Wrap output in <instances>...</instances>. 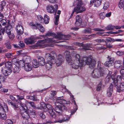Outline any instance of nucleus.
Here are the masks:
<instances>
[{
	"label": "nucleus",
	"instance_id": "1",
	"mask_svg": "<svg viewBox=\"0 0 124 124\" xmlns=\"http://www.w3.org/2000/svg\"><path fill=\"white\" fill-rule=\"evenodd\" d=\"M92 58V56L90 58L84 57L79 62L74 60V62H71L70 64L72 65V68L75 69H78L79 67H82L86 64L89 65L90 68L92 69L94 67L96 62L95 60Z\"/></svg>",
	"mask_w": 124,
	"mask_h": 124
},
{
	"label": "nucleus",
	"instance_id": "2",
	"mask_svg": "<svg viewBox=\"0 0 124 124\" xmlns=\"http://www.w3.org/2000/svg\"><path fill=\"white\" fill-rule=\"evenodd\" d=\"M57 56L55 52L53 51L50 53V54L46 53V54L45 57L47 59L46 66L47 69L49 70L52 68V64L55 63V59Z\"/></svg>",
	"mask_w": 124,
	"mask_h": 124
},
{
	"label": "nucleus",
	"instance_id": "3",
	"mask_svg": "<svg viewBox=\"0 0 124 124\" xmlns=\"http://www.w3.org/2000/svg\"><path fill=\"white\" fill-rule=\"evenodd\" d=\"M111 79L113 80V83L115 87H116L117 91L119 92L124 90V82L120 83L119 85L118 86V83L121 81L122 79L121 76L118 75L116 78H115L114 75H113L111 76Z\"/></svg>",
	"mask_w": 124,
	"mask_h": 124
},
{
	"label": "nucleus",
	"instance_id": "4",
	"mask_svg": "<svg viewBox=\"0 0 124 124\" xmlns=\"http://www.w3.org/2000/svg\"><path fill=\"white\" fill-rule=\"evenodd\" d=\"M104 71L101 65V62H98L97 67L91 73V76L93 78H98L103 76L105 74Z\"/></svg>",
	"mask_w": 124,
	"mask_h": 124
},
{
	"label": "nucleus",
	"instance_id": "5",
	"mask_svg": "<svg viewBox=\"0 0 124 124\" xmlns=\"http://www.w3.org/2000/svg\"><path fill=\"white\" fill-rule=\"evenodd\" d=\"M55 41L52 38H48L44 40H39L34 45L32 46V47L34 48H36L44 47L48 46V45H44V44L47 43L55 42Z\"/></svg>",
	"mask_w": 124,
	"mask_h": 124
},
{
	"label": "nucleus",
	"instance_id": "6",
	"mask_svg": "<svg viewBox=\"0 0 124 124\" xmlns=\"http://www.w3.org/2000/svg\"><path fill=\"white\" fill-rule=\"evenodd\" d=\"M70 103V101L67 102L65 100L63 99V97L62 96L58 97L56 99V102H55V105L56 106L55 111L56 112L59 113V114H60V113H61L62 112V110L61 105L60 104H61V103L67 104L69 103Z\"/></svg>",
	"mask_w": 124,
	"mask_h": 124
},
{
	"label": "nucleus",
	"instance_id": "7",
	"mask_svg": "<svg viewBox=\"0 0 124 124\" xmlns=\"http://www.w3.org/2000/svg\"><path fill=\"white\" fill-rule=\"evenodd\" d=\"M77 5V6L76 7L74 8L71 14L70 17L72 16L75 12L77 14L81 13L86 10V8L83 6V3L82 1H79V2L77 3L75 5Z\"/></svg>",
	"mask_w": 124,
	"mask_h": 124
},
{
	"label": "nucleus",
	"instance_id": "8",
	"mask_svg": "<svg viewBox=\"0 0 124 124\" xmlns=\"http://www.w3.org/2000/svg\"><path fill=\"white\" fill-rule=\"evenodd\" d=\"M5 67L2 70L3 74L7 76H8L11 73L12 66L11 62H7L5 63Z\"/></svg>",
	"mask_w": 124,
	"mask_h": 124
},
{
	"label": "nucleus",
	"instance_id": "9",
	"mask_svg": "<svg viewBox=\"0 0 124 124\" xmlns=\"http://www.w3.org/2000/svg\"><path fill=\"white\" fill-rule=\"evenodd\" d=\"M69 119V116L68 115H60V116L59 119L57 120L54 123L59 122L62 123L64 121H68Z\"/></svg>",
	"mask_w": 124,
	"mask_h": 124
},
{
	"label": "nucleus",
	"instance_id": "10",
	"mask_svg": "<svg viewBox=\"0 0 124 124\" xmlns=\"http://www.w3.org/2000/svg\"><path fill=\"white\" fill-rule=\"evenodd\" d=\"M46 108H47L48 111L50 115L53 118H55L56 116V115L53 112V108H52L51 105L49 104H46Z\"/></svg>",
	"mask_w": 124,
	"mask_h": 124
},
{
	"label": "nucleus",
	"instance_id": "11",
	"mask_svg": "<svg viewBox=\"0 0 124 124\" xmlns=\"http://www.w3.org/2000/svg\"><path fill=\"white\" fill-rule=\"evenodd\" d=\"M46 9L47 12L50 14H53L56 12V10L52 5H49L47 6Z\"/></svg>",
	"mask_w": 124,
	"mask_h": 124
},
{
	"label": "nucleus",
	"instance_id": "12",
	"mask_svg": "<svg viewBox=\"0 0 124 124\" xmlns=\"http://www.w3.org/2000/svg\"><path fill=\"white\" fill-rule=\"evenodd\" d=\"M63 58L62 56L60 55H59L58 58L55 61L57 66H61L63 62Z\"/></svg>",
	"mask_w": 124,
	"mask_h": 124
},
{
	"label": "nucleus",
	"instance_id": "13",
	"mask_svg": "<svg viewBox=\"0 0 124 124\" xmlns=\"http://www.w3.org/2000/svg\"><path fill=\"white\" fill-rule=\"evenodd\" d=\"M16 30L18 34L19 35L22 34L23 33V29L22 25L18 24L16 28Z\"/></svg>",
	"mask_w": 124,
	"mask_h": 124
},
{
	"label": "nucleus",
	"instance_id": "14",
	"mask_svg": "<svg viewBox=\"0 0 124 124\" xmlns=\"http://www.w3.org/2000/svg\"><path fill=\"white\" fill-rule=\"evenodd\" d=\"M23 61H20V63L26 64L31 63V59L30 57L29 56H25L23 58Z\"/></svg>",
	"mask_w": 124,
	"mask_h": 124
},
{
	"label": "nucleus",
	"instance_id": "15",
	"mask_svg": "<svg viewBox=\"0 0 124 124\" xmlns=\"http://www.w3.org/2000/svg\"><path fill=\"white\" fill-rule=\"evenodd\" d=\"M102 0H91L90 2V4L93 5L94 3L95 7H98L101 4Z\"/></svg>",
	"mask_w": 124,
	"mask_h": 124
},
{
	"label": "nucleus",
	"instance_id": "16",
	"mask_svg": "<svg viewBox=\"0 0 124 124\" xmlns=\"http://www.w3.org/2000/svg\"><path fill=\"white\" fill-rule=\"evenodd\" d=\"M57 39H58L68 40L70 36L62 34L61 33L58 32V34Z\"/></svg>",
	"mask_w": 124,
	"mask_h": 124
},
{
	"label": "nucleus",
	"instance_id": "17",
	"mask_svg": "<svg viewBox=\"0 0 124 124\" xmlns=\"http://www.w3.org/2000/svg\"><path fill=\"white\" fill-rule=\"evenodd\" d=\"M76 22L75 23V25L76 26H78L81 24L82 25V19L80 16L79 15L77 16L76 17Z\"/></svg>",
	"mask_w": 124,
	"mask_h": 124
},
{
	"label": "nucleus",
	"instance_id": "18",
	"mask_svg": "<svg viewBox=\"0 0 124 124\" xmlns=\"http://www.w3.org/2000/svg\"><path fill=\"white\" fill-rule=\"evenodd\" d=\"M57 33V34H55L54 33L48 31L46 34V35L45 36V37H47V36L49 37H53L54 38H55L56 39H57L58 37V34Z\"/></svg>",
	"mask_w": 124,
	"mask_h": 124
},
{
	"label": "nucleus",
	"instance_id": "19",
	"mask_svg": "<svg viewBox=\"0 0 124 124\" xmlns=\"http://www.w3.org/2000/svg\"><path fill=\"white\" fill-rule=\"evenodd\" d=\"M24 68L25 70L27 71H29L32 70V66L31 63L24 64Z\"/></svg>",
	"mask_w": 124,
	"mask_h": 124
},
{
	"label": "nucleus",
	"instance_id": "20",
	"mask_svg": "<svg viewBox=\"0 0 124 124\" xmlns=\"http://www.w3.org/2000/svg\"><path fill=\"white\" fill-rule=\"evenodd\" d=\"M113 85L112 84H111L109 87L108 88L107 91V94L108 97L111 96L113 90Z\"/></svg>",
	"mask_w": 124,
	"mask_h": 124
},
{
	"label": "nucleus",
	"instance_id": "21",
	"mask_svg": "<svg viewBox=\"0 0 124 124\" xmlns=\"http://www.w3.org/2000/svg\"><path fill=\"white\" fill-rule=\"evenodd\" d=\"M113 58H110L108 61H106L104 63V65L106 67H108L112 65L113 63Z\"/></svg>",
	"mask_w": 124,
	"mask_h": 124
},
{
	"label": "nucleus",
	"instance_id": "22",
	"mask_svg": "<svg viewBox=\"0 0 124 124\" xmlns=\"http://www.w3.org/2000/svg\"><path fill=\"white\" fill-rule=\"evenodd\" d=\"M112 47V46L111 45L107 44L106 46H97V49L98 50H105L107 48H110Z\"/></svg>",
	"mask_w": 124,
	"mask_h": 124
},
{
	"label": "nucleus",
	"instance_id": "23",
	"mask_svg": "<svg viewBox=\"0 0 124 124\" xmlns=\"http://www.w3.org/2000/svg\"><path fill=\"white\" fill-rule=\"evenodd\" d=\"M75 53V52L74 51H73L72 53V55L74 56L75 58V60H74V61L75 60V61L79 62H80L82 59L84 58H82L80 60H79L80 59V57L79 55L78 54H76Z\"/></svg>",
	"mask_w": 124,
	"mask_h": 124
},
{
	"label": "nucleus",
	"instance_id": "24",
	"mask_svg": "<svg viewBox=\"0 0 124 124\" xmlns=\"http://www.w3.org/2000/svg\"><path fill=\"white\" fill-rule=\"evenodd\" d=\"M38 62L39 65L40 66H44L45 63V59L42 57H40L38 58Z\"/></svg>",
	"mask_w": 124,
	"mask_h": 124
},
{
	"label": "nucleus",
	"instance_id": "25",
	"mask_svg": "<svg viewBox=\"0 0 124 124\" xmlns=\"http://www.w3.org/2000/svg\"><path fill=\"white\" fill-rule=\"evenodd\" d=\"M24 41L27 44H32L34 43L33 39L31 37L25 39Z\"/></svg>",
	"mask_w": 124,
	"mask_h": 124
},
{
	"label": "nucleus",
	"instance_id": "26",
	"mask_svg": "<svg viewBox=\"0 0 124 124\" xmlns=\"http://www.w3.org/2000/svg\"><path fill=\"white\" fill-rule=\"evenodd\" d=\"M61 13V11L59 10H58L57 12V14L58 15H56L55 16V20L54 21V23L55 25H57L58 23V22L59 21V15Z\"/></svg>",
	"mask_w": 124,
	"mask_h": 124
},
{
	"label": "nucleus",
	"instance_id": "27",
	"mask_svg": "<svg viewBox=\"0 0 124 124\" xmlns=\"http://www.w3.org/2000/svg\"><path fill=\"white\" fill-rule=\"evenodd\" d=\"M36 24L37 26V27L40 32H43L45 31L44 28L40 24L37 23Z\"/></svg>",
	"mask_w": 124,
	"mask_h": 124
},
{
	"label": "nucleus",
	"instance_id": "28",
	"mask_svg": "<svg viewBox=\"0 0 124 124\" xmlns=\"http://www.w3.org/2000/svg\"><path fill=\"white\" fill-rule=\"evenodd\" d=\"M1 111H2L0 115V118L3 119H5L6 118V117L5 109H4L3 110H2Z\"/></svg>",
	"mask_w": 124,
	"mask_h": 124
},
{
	"label": "nucleus",
	"instance_id": "29",
	"mask_svg": "<svg viewBox=\"0 0 124 124\" xmlns=\"http://www.w3.org/2000/svg\"><path fill=\"white\" fill-rule=\"evenodd\" d=\"M19 103L21 105V107L20 108V110H23L25 112L26 111L27 108L25 106V104L22 103L20 101H19Z\"/></svg>",
	"mask_w": 124,
	"mask_h": 124
},
{
	"label": "nucleus",
	"instance_id": "30",
	"mask_svg": "<svg viewBox=\"0 0 124 124\" xmlns=\"http://www.w3.org/2000/svg\"><path fill=\"white\" fill-rule=\"evenodd\" d=\"M12 31V27L11 25H9L7 27L6 29V32L8 34H10L11 33Z\"/></svg>",
	"mask_w": 124,
	"mask_h": 124
},
{
	"label": "nucleus",
	"instance_id": "31",
	"mask_svg": "<svg viewBox=\"0 0 124 124\" xmlns=\"http://www.w3.org/2000/svg\"><path fill=\"white\" fill-rule=\"evenodd\" d=\"M122 65V63L120 61H116L115 62L114 66L115 68L117 69L119 68Z\"/></svg>",
	"mask_w": 124,
	"mask_h": 124
},
{
	"label": "nucleus",
	"instance_id": "32",
	"mask_svg": "<svg viewBox=\"0 0 124 124\" xmlns=\"http://www.w3.org/2000/svg\"><path fill=\"white\" fill-rule=\"evenodd\" d=\"M118 6L120 8H123L124 11V0H120Z\"/></svg>",
	"mask_w": 124,
	"mask_h": 124
},
{
	"label": "nucleus",
	"instance_id": "33",
	"mask_svg": "<svg viewBox=\"0 0 124 124\" xmlns=\"http://www.w3.org/2000/svg\"><path fill=\"white\" fill-rule=\"evenodd\" d=\"M49 17L47 15H44V19H43L45 23L46 24H48L49 23Z\"/></svg>",
	"mask_w": 124,
	"mask_h": 124
},
{
	"label": "nucleus",
	"instance_id": "34",
	"mask_svg": "<svg viewBox=\"0 0 124 124\" xmlns=\"http://www.w3.org/2000/svg\"><path fill=\"white\" fill-rule=\"evenodd\" d=\"M32 66L34 68H36L39 66V64L38 63V62H37V61L36 60H34L32 61Z\"/></svg>",
	"mask_w": 124,
	"mask_h": 124
},
{
	"label": "nucleus",
	"instance_id": "35",
	"mask_svg": "<svg viewBox=\"0 0 124 124\" xmlns=\"http://www.w3.org/2000/svg\"><path fill=\"white\" fill-rule=\"evenodd\" d=\"M92 45L91 44H86L85 45V47H82V48H81V49H84L85 50H89V49L87 47H90V46Z\"/></svg>",
	"mask_w": 124,
	"mask_h": 124
},
{
	"label": "nucleus",
	"instance_id": "36",
	"mask_svg": "<svg viewBox=\"0 0 124 124\" xmlns=\"http://www.w3.org/2000/svg\"><path fill=\"white\" fill-rule=\"evenodd\" d=\"M5 44L6 45V47L9 49H11V46L10 45V42L9 41H7L5 42Z\"/></svg>",
	"mask_w": 124,
	"mask_h": 124
},
{
	"label": "nucleus",
	"instance_id": "37",
	"mask_svg": "<svg viewBox=\"0 0 124 124\" xmlns=\"http://www.w3.org/2000/svg\"><path fill=\"white\" fill-rule=\"evenodd\" d=\"M109 3L108 2H106L104 3L103 8L104 10L107 9L109 7Z\"/></svg>",
	"mask_w": 124,
	"mask_h": 124
},
{
	"label": "nucleus",
	"instance_id": "38",
	"mask_svg": "<svg viewBox=\"0 0 124 124\" xmlns=\"http://www.w3.org/2000/svg\"><path fill=\"white\" fill-rule=\"evenodd\" d=\"M66 58L67 61L68 63H70V62H73V61H71V57L70 55L66 56Z\"/></svg>",
	"mask_w": 124,
	"mask_h": 124
},
{
	"label": "nucleus",
	"instance_id": "39",
	"mask_svg": "<svg viewBox=\"0 0 124 124\" xmlns=\"http://www.w3.org/2000/svg\"><path fill=\"white\" fill-rule=\"evenodd\" d=\"M15 65V66L13 69V71L14 73H18L20 70L19 68L18 67H16V66L15 65Z\"/></svg>",
	"mask_w": 124,
	"mask_h": 124
},
{
	"label": "nucleus",
	"instance_id": "40",
	"mask_svg": "<svg viewBox=\"0 0 124 124\" xmlns=\"http://www.w3.org/2000/svg\"><path fill=\"white\" fill-rule=\"evenodd\" d=\"M105 14L104 12L100 13L99 15V17L101 19H103L105 17Z\"/></svg>",
	"mask_w": 124,
	"mask_h": 124
},
{
	"label": "nucleus",
	"instance_id": "41",
	"mask_svg": "<svg viewBox=\"0 0 124 124\" xmlns=\"http://www.w3.org/2000/svg\"><path fill=\"white\" fill-rule=\"evenodd\" d=\"M114 25H108L107 26V28L105 27L104 29H107L108 30H112L114 29Z\"/></svg>",
	"mask_w": 124,
	"mask_h": 124
},
{
	"label": "nucleus",
	"instance_id": "42",
	"mask_svg": "<svg viewBox=\"0 0 124 124\" xmlns=\"http://www.w3.org/2000/svg\"><path fill=\"white\" fill-rule=\"evenodd\" d=\"M120 73L121 75L122 78L124 80V69L122 68L121 70H120Z\"/></svg>",
	"mask_w": 124,
	"mask_h": 124
},
{
	"label": "nucleus",
	"instance_id": "43",
	"mask_svg": "<svg viewBox=\"0 0 124 124\" xmlns=\"http://www.w3.org/2000/svg\"><path fill=\"white\" fill-rule=\"evenodd\" d=\"M102 84V83L101 82H100L97 86L96 87V90L97 91H99L101 90Z\"/></svg>",
	"mask_w": 124,
	"mask_h": 124
},
{
	"label": "nucleus",
	"instance_id": "44",
	"mask_svg": "<svg viewBox=\"0 0 124 124\" xmlns=\"http://www.w3.org/2000/svg\"><path fill=\"white\" fill-rule=\"evenodd\" d=\"M37 17L38 20L39 21L40 23H43V19L41 16L39 15H38L37 16Z\"/></svg>",
	"mask_w": 124,
	"mask_h": 124
},
{
	"label": "nucleus",
	"instance_id": "45",
	"mask_svg": "<svg viewBox=\"0 0 124 124\" xmlns=\"http://www.w3.org/2000/svg\"><path fill=\"white\" fill-rule=\"evenodd\" d=\"M95 41L99 43H101L105 42L104 39L102 38L98 39L95 40Z\"/></svg>",
	"mask_w": 124,
	"mask_h": 124
},
{
	"label": "nucleus",
	"instance_id": "46",
	"mask_svg": "<svg viewBox=\"0 0 124 124\" xmlns=\"http://www.w3.org/2000/svg\"><path fill=\"white\" fill-rule=\"evenodd\" d=\"M91 29L89 28H88L85 29L84 30V32L86 33H91Z\"/></svg>",
	"mask_w": 124,
	"mask_h": 124
},
{
	"label": "nucleus",
	"instance_id": "47",
	"mask_svg": "<svg viewBox=\"0 0 124 124\" xmlns=\"http://www.w3.org/2000/svg\"><path fill=\"white\" fill-rule=\"evenodd\" d=\"M30 25L34 29H37V27L36 26V25L32 22H31L30 23Z\"/></svg>",
	"mask_w": 124,
	"mask_h": 124
},
{
	"label": "nucleus",
	"instance_id": "48",
	"mask_svg": "<svg viewBox=\"0 0 124 124\" xmlns=\"http://www.w3.org/2000/svg\"><path fill=\"white\" fill-rule=\"evenodd\" d=\"M123 31L122 30H118L117 31H116L115 32H108V33H111V34H117L120 33H121L123 32Z\"/></svg>",
	"mask_w": 124,
	"mask_h": 124
},
{
	"label": "nucleus",
	"instance_id": "49",
	"mask_svg": "<svg viewBox=\"0 0 124 124\" xmlns=\"http://www.w3.org/2000/svg\"><path fill=\"white\" fill-rule=\"evenodd\" d=\"M9 103L10 104V105L14 108H18V106L17 105L15 104V103L11 102H9Z\"/></svg>",
	"mask_w": 124,
	"mask_h": 124
},
{
	"label": "nucleus",
	"instance_id": "50",
	"mask_svg": "<svg viewBox=\"0 0 124 124\" xmlns=\"http://www.w3.org/2000/svg\"><path fill=\"white\" fill-rule=\"evenodd\" d=\"M19 45L20 47L22 48H23L25 46V44L22 41H20L19 44Z\"/></svg>",
	"mask_w": 124,
	"mask_h": 124
},
{
	"label": "nucleus",
	"instance_id": "51",
	"mask_svg": "<svg viewBox=\"0 0 124 124\" xmlns=\"http://www.w3.org/2000/svg\"><path fill=\"white\" fill-rule=\"evenodd\" d=\"M40 106L43 108H46V104L43 102H41L40 103Z\"/></svg>",
	"mask_w": 124,
	"mask_h": 124
},
{
	"label": "nucleus",
	"instance_id": "52",
	"mask_svg": "<svg viewBox=\"0 0 124 124\" xmlns=\"http://www.w3.org/2000/svg\"><path fill=\"white\" fill-rule=\"evenodd\" d=\"M0 22L2 25L3 26H5L7 23L6 20L4 19H3Z\"/></svg>",
	"mask_w": 124,
	"mask_h": 124
},
{
	"label": "nucleus",
	"instance_id": "53",
	"mask_svg": "<svg viewBox=\"0 0 124 124\" xmlns=\"http://www.w3.org/2000/svg\"><path fill=\"white\" fill-rule=\"evenodd\" d=\"M63 104H64L61 103V104H60L61 105L62 110H66L67 109V108L65 106L63 105Z\"/></svg>",
	"mask_w": 124,
	"mask_h": 124
},
{
	"label": "nucleus",
	"instance_id": "54",
	"mask_svg": "<svg viewBox=\"0 0 124 124\" xmlns=\"http://www.w3.org/2000/svg\"><path fill=\"white\" fill-rule=\"evenodd\" d=\"M8 36L10 39H13L14 37V36L13 33H11L10 34H8Z\"/></svg>",
	"mask_w": 124,
	"mask_h": 124
},
{
	"label": "nucleus",
	"instance_id": "55",
	"mask_svg": "<svg viewBox=\"0 0 124 124\" xmlns=\"http://www.w3.org/2000/svg\"><path fill=\"white\" fill-rule=\"evenodd\" d=\"M13 122L10 120L8 119L6 121V124H13Z\"/></svg>",
	"mask_w": 124,
	"mask_h": 124
},
{
	"label": "nucleus",
	"instance_id": "56",
	"mask_svg": "<svg viewBox=\"0 0 124 124\" xmlns=\"http://www.w3.org/2000/svg\"><path fill=\"white\" fill-rule=\"evenodd\" d=\"M17 98L19 100H21L24 99V96L22 95H17L16 96Z\"/></svg>",
	"mask_w": 124,
	"mask_h": 124
},
{
	"label": "nucleus",
	"instance_id": "57",
	"mask_svg": "<svg viewBox=\"0 0 124 124\" xmlns=\"http://www.w3.org/2000/svg\"><path fill=\"white\" fill-rule=\"evenodd\" d=\"M116 54L118 55L119 56H122L124 54V52H123L119 51L117 52Z\"/></svg>",
	"mask_w": 124,
	"mask_h": 124
},
{
	"label": "nucleus",
	"instance_id": "58",
	"mask_svg": "<svg viewBox=\"0 0 124 124\" xmlns=\"http://www.w3.org/2000/svg\"><path fill=\"white\" fill-rule=\"evenodd\" d=\"M64 55H66V56H70V52L69 51H67L64 52Z\"/></svg>",
	"mask_w": 124,
	"mask_h": 124
},
{
	"label": "nucleus",
	"instance_id": "59",
	"mask_svg": "<svg viewBox=\"0 0 124 124\" xmlns=\"http://www.w3.org/2000/svg\"><path fill=\"white\" fill-rule=\"evenodd\" d=\"M28 103L30 104L32 107L33 108H35V104L33 102H28Z\"/></svg>",
	"mask_w": 124,
	"mask_h": 124
},
{
	"label": "nucleus",
	"instance_id": "60",
	"mask_svg": "<svg viewBox=\"0 0 124 124\" xmlns=\"http://www.w3.org/2000/svg\"><path fill=\"white\" fill-rule=\"evenodd\" d=\"M6 57L8 58H11L12 57V55L10 53H7L6 54Z\"/></svg>",
	"mask_w": 124,
	"mask_h": 124
},
{
	"label": "nucleus",
	"instance_id": "61",
	"mask_svg": "<svg viewBox=\"0 0 124 124\" xmlns=\"http://www.w3.org/2000/svg\"><path fill=\"white\" fill-rule=\"evenodd\" d=\"M39 115L42 118H45V116L43 113H40Z\"/></svg>",
	"mask_w": 124,
	"mask_h": 124
},
{
	"label": "nucleus",
	"instance_id": "62",
	"mask_svg": "<svg viewBox=\"0 0 124 124\" xmlns=\"http://www.w3.org/2000/svg\"><path fill=\"white\" fill-rule=\"evenodd\" d=\"M94 30L95 31H104V30L103 29H100L99 28H94Z\"/></svg>",
	"mask_w": 124,
	"mask_h": 124
},
{
	"label": "nucleus",
	"instance_id": "63",
	"mask_svg": "<svg viewBox=\"0 0 124 124\" xmlns=\"http://www.w3.org/2000/svg\"><path fill=\"white\" fill-rule=\"evenodd\" d=\"M122 27V26H120L118 25H116V26H114V28H115L116 29H120Z\"/></svg>",
	"mask_w": 124,
	"mask_h": 124
},
{
	"label": "nucleus",
	"instance_id": "64",
	"mask_svg": "<svg viewBox=\"0 0 124 124\" xmlns=\"http://www.w3.org/2000/svg\"><path fill=\"white\" fill-rule=\"evenodd\" d=\"M81 0H74L73 4V6H75L77 3H78V2H79Z\"/></svg>",
	"mask_w": 124,
	"mask_h": 124
}]
</instances>
